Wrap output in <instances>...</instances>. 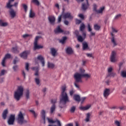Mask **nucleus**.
<instances>
[{
	"mask_svg": "<svg viewBox=\"0 0 126 126\" xmlns=\"http://www.w3.org/2000/svg\"><path fill=\"white\" fill-rule=\"evenodd\" d=\"M48 20L51 25H54L55 23L56 18L54 16H49L48 17Z\"/></svg>",
	"mask_w": 126,
	"mask_h": 126,
	"instance_id": "nucleus-12",
	"label": "nucleus"
},
{
	"mask_svg": "<svg viewBox=\"0 0 126 126\" xmlns=\"http://www.w3.org/2000/svg\"><path fill=\"white\" fill-rule=\"evenodd\" d=\"M110 94V89L106 88L103 93V96L105 98H107L108 96Z\"/></svg>",
	"mask_w": 126,
	"mask_h": 126,
	"instance_id": "nucleus-14",
	"label": "nucleus"
},
{
	"mask_svg": "<svg viewBox=\"0 0 126 126\" xmlns=\"http://www.w3.org/2000/svg\"><path fill=\"white\" fill-rule=\"evenodd\" d=\"M37 59L41 62L42 66L44 67L45 66V61L44 58L41 55L37 56Z\"/></svg>",
	"mask_w": 126,
	"mask_h": 126,
	"instance_id": "nucleus-15",
	"label": "nucleus"
},
{
	"mask_svg": "<svg viewBox=\"0 0 126 126\" xmlns=\"http://www.w3.org/2000/svg\"><path fill=\"white\" fill-rule=\"evenodd\" d=\"M86 55L88 57L93 58L94 59V57L93 56L92 54L87 53L86 54Z\"/></svg>",
	"mask_w": 126,
	"mask_h": 126,
	"instance_id": "nucleus-63",
	"label": "nucleus"
},
{
	"mask_svg": "<svg viewBox=\"0 0 126 126\" xmlns=\"http://www.w3.org/2000/svg\"><path fill=\"white\" fill-rule=\"evenodd\" d=\"M7 114H8L7 109H5V110H4L2 114V118L3 119L5 120L6 119Z\"/></svg>",
	"mask_w": 126,
	"mask_h": 126,
	"instance_id": "nucleus-22",
	"label": "nucleus"
},
{
	"mask_svg": "<svg viewBox=\"0 0 126 126\" xmlns=\"http://www.w3.org/2000/svg\"><path fill=\"white\" fill-rule=\"evenodd\" d=\"M35 82L37 85H39L40 83V79L38 78H35Z\"/></svg>",
	"mask_w": 126,
	"mask_h": 126,
	"instance_id": "nucleus-46",
	"label": "nucleus"
},
{
	"mask_svg": "<svg viewBox=\"0 0 126 126\" xmlns=\"http://www.w3.org/2000/svg\"><path fill=\"white\" fill-rule=\"evenodd\" d=\"M18 62H19V60L17 57H15V59H14V61H13V63H14V64H16V63Z\"/></svg>",
	"mask_w": 126,
	"mask_h": 126,
	"instance_id": "nucleus-48",
	"label": "nucleus"
},
{
	"mask_svg": "<svg viewBox=\"0 0 126 126\" xmlns=\"http://www.w3.org/2000/svg\"><path fill=\"white\" fill-rule=\"evenodd\" d=\"M91 107V104H89L87 105L86 106H80L79 107L80 110H89V109H90Z\"/></svg>",
	"mask_w": 126,
	"mask_h": 126,
	"instance_id": "nucleus-18",
	"label": "nucleus"
},
{
	"mask_svg": "<svg viewBox=\"0 0 126 126\" xmlns=\"http://www.w3.org/2000/svg\"><path fill=\"white\" fill-rule=\"evenodd\" d=\"M29 111L32 113V115H33L34 117L35 118H36L37 116V114H36V113H35V111L32 110H30Z\"/></svg>",
	"mask_w": 126,
	"mask_h": 126,
	"instance_id": "nucleus-41",
	"label": "nucleus"
},
{
	"mask_svg": "<svg viewBox=\"0 0 126 126\" xmlns=\"http://www.w3.org/2000/svg\"><path fill=\"white\" fill-rule=\"evenodd\" d=\"M31 53L30 50H26L20 54V57L23 59H27L28 57V55H30Z\"/></svg>",
	"mask_w": 126,
	"mask_h": 126,
	"instance_id": "nucleus-9",
	"label": "nucleus"
},
{
	"mask_svg": "<svg viewBox=\"0 0 126 126\" xmlns=\"http://www.w3.org/2000/svg\"><path fill=\"white\" fill-rule=\"evenodd\" d=\"M111 35L112 37V38H111V42L113 44L114 47L117 46L118 44L117 43L116 41L115 40V38L113 32H111Z\"/></svg>",
	"mask_w": 126,
	"mask_h": 126,
	"instance_id": "nucleus-17",
	"label": "nucleus"
},
{
	"mask_svg": "<svg viewBox=\"0 0 126 126\" xmlns=\"http://www.w3.org/2000/svg\"><path fill=\"white\" fill-rule=\"evenodd\" d=\"M11 57V55L9 54H7L5 57H4V59H3L2 62H1V65L2 66H5V61L7 59H10Z\"/></svg>",
	"mask_w": 126,
	"mask_h": 126,
	"instance_id": "nucleus-11",
	"label": "nucleus"
},
{
	"mask_svg": "<svg viewBox=\"0 0 126 126\" xmlns=\"http://www.w3.org/2000/svg\"><path fill=\"white\" fill-rule=\"evenodd\" d=\"M85 100H86V97H83L81 98L80 99L81 103L83 104Z\"/></svg>",
	"mask_w": 126,
	"mask_h": 126,
	"instance_id": "nucleus-53",
	"label": "nucleus"
},
{
	"mask_svg": "<svg viewBox=\"0 0 126 126\" xmlns=\"http://www.w3.org/2000/svg\"><path fill=\"white\" fill-rule=\"evenodd\" d=\"M117 53L115 51L112 52L111 56L110 57V60L112 63H116L117 62V59H116Z\"/></svg>",
	"mask_w": 126,
	"mask_h": 126,
	"instance_id": "nucleus-8",
	"label": "nucleus"
},
{
	"mask_svg": "<svg viewBox=\"0 0 126 126\" xmlns=\"http://www.w3.org/2000/svg\"><path fill=\"white\" fill-rule=\"evenodd\" d=\"M43 46L39 45L37 44V43H34V50L35 51L36 50H39L40 49L43 48Z\"/></svg>",
	"mask_w": 126,
	"mask_h": 126,
	"instance_id": "nucleus-20",
	"label": "nucleus"
},
{
	"mask_svg": "<svg viewBox=\"0 0 126 126\" xmlns=\"http://www.w3.org/2000/svg\"><path fill=\"white\" fill-rule=\"evenodd\" d=\"M35 16V13L32 11V9L30 10L29 17L30 18H33Z\"/></svg>",
	"mask_w": 126,
	"mask_h": 126,
	"instance_id": "nucleus-29",
	"label": "nucleus"
},
{
	"mask_svg": "<svg viewBox=\"0 0 126 126\" xmlns=\"http://www.w3.org/2000/svg\"><path fill=\"white\" fill-rule=\"evenodd\" d=\"M121 76L123 78H126V70H123L122 71Z\"/></svg>",
	"mask_w": 126,
	"mask_h": 126,
	"instance_id": "nucleus-38",
	"label": "nucleus"
},
{
	"mask_svg": "<svg viewBox=\"0 0 126 126\" xmlns=\"http://www.w3.org/2000/svg\"><path fill=\"white\" fill-rule=\"evenodd\" d=\"M112 32L113 33L115 32V33H117L118 32V31L116 30V29H115L114 28L112 27Z\"/></svg>",
	"mask_w": 126,
	"mask_h": 126,
	"instance_id": "nucleus-59",
	"label": "nucleus"
},
{
	"mask_svg": "<svg viewBox=\"0 0 126 126\" xmlns=\"http://www.w3.org/2000/svg\"><path fill=\"white\" fill-rule=\"evenodd\" d=\"M63 31L61 29L60 26H58V28L55 30V33H63Z\"/></svg>",
	"mask_w": 126,
	"mask_h": 126,
	"instance_id": "nucleus-26",
	"label": "nucleus"
},
{
	"mask_svg": "<svg viewBox=\"0 0 126 126\" xmlns=\"http://www.w3.org/2000/svg\"><path fill=\"white\" fill-rule=\"evenodd\" d=\"M56 110V105L55 104H52V106H51L50 108V113L53 114L54 112Z\"/></svg>",
	"mask_w": 126,
	"mask_h": 126,
	"instance_id": "nucleus-28",
	"label": "nucleus"
},
{
	"mask_svg": "<svg viewBox=\"0 0 126 126\" xmlns=\"http://www.w3.org/2000/svg\"><path fill=\"white\" fill-rule=\"evenodd\" d=\"M60 97V104L63 103L64 105H65L66 103L69 102V97L67 95V94H61Z\"/></svg>",
	"mask_w": 126,
	"mask_h": 126,
	"instance_id": "nucleus-3",
	"label": "nucleus"
},
{
	"mask_svg": "<svg viewBox=\"0 0 126 126\" xmlns=\"http://www.w3.org/2000/svg\"><path fill=\"white\" fill-rule=\"evenodd\" d=\"M113 70V68L112 67H109L108 68V73H111Z\"/></svg>",
	"mask_w": 126,
	"mask_h": 126,
	"instance_id": "nucleus-61",
	"label": "nucleus"
},
{
	"mask_svg": "<svg viewBox=\"0 0 126 126\" xmlns=\"http://www.w3.org/2000/svg\"><path fill=\"white\" fill-rule=\"evenodd\" d=\"M32 70L35 71V73L34 74L35 76H39V67H32Z\"/></svg>",
	"mask_w": 126,
	"mask_h": 126,
	"instance_id": "nucleus-19",
	"label": "nucleus"
},
{
	"mask_svg": "<svg viewBox=\"0 0 126 126\" xmlns=\"http://www.w3.org/2000/svg\"><path fill=\"white\" fill-rule=\"evenodd\" d=\"M91 113H87L86 114V118L85 119V121L86 122H89L90 121V117H91Z\"/></svg>",
	"mask_w": 126,
	"mask_h": 126,
	"instance_id": "nucleus-34",
	"label": "nucleus"
},
{
	"mask_svg": "<svg viewBox=\"0 0 126 126\" xmlns=\"http://www.w3.org/2000/svg\"><path fill=\"white\" fill-rule=\"evenodd\" d=\"M17 122L20 125H22L24 123H27L26 120H25L24 115L21 111L19 112L17 117Z\"/></svg>",
	"mask_w": 126,
	"mask_h": 126,
	"instance_id": "nucleus-4",
	"label": "nucleus"
},
{
	"mask_svg": "<svg viewBox=\"0 0 126 126\" xmlns=\"http://www.w3.org/2000/svg\"><path fill=\"white\" fill-rule=\"evenodd\" d=\"M78 16L80 18L82 19H84V15L82 14H79L78 15Z\"/></svg>",
	"mask_w": 126,
	"mask_h": 126,
	"instance_id": "nucleus-62",
	"label": "nucleus"
},
{
	"mask_svg": "<svg viewBox=\"0 0 126 126\" xmlns=\"http://www.w3.org/2000/svg\"><path fill=\"white\" fill-rule=\"evenodd\" d=\"M31 2L35 3L37 6L40 5V2L38 0H32Z\"/></svg>",
	"mask_w": 126,
	"mask_h": 126,
	"instance_id": "nucleus-39",
	"label": "nucleus"
},
{
	"mask_svg": "<svg viewBox=\"0 0 126 126\" xmlns=\"http://www.w3.org/2000/svg\"><path fill=\"white\" fill-rule=\"evenodd\" d=\"M75 109L76 107L75 106H73L72 107H71L70 109V113H74L75 112Z\"/></svg>",
	"mask_w": 126,
	"mask_h": 126,
	"instance_id": "nucleus-42",
	"label": "nucleus"
},
{
	"mask_svg": "<svg viewBox=\"0 0 126 126\" xmlns=\"http://www.w3.org/2000/svg\"><path fill=\"white\" fill-rule=\"evenodd\" d=\"M94 29L96 31H99L101 28V27L97 24H94Z\"/></svg>",
	"mask_w": 126,
	"mask_h": 126,
	"instance_id": "nucleus-33",
	"label": "nucleus"
},
{
	"mask_svg": "<svg viewBox=\"0 0 126 126\" xmlns=\"http://www.w3.org/2000/svg\"><path fill=\"white\" fill-rule=\"evenodd\" d=\"M5 73H6V71L5 70H1L0 73V76L4 75Z\"/></svg>",
	"mask_w": 126,
	"mask_h": 126,
	"instance_id": "nucleus-47",
	"label": "nucleus"
},
{
	"mask_svg": "<svg viewBox=\"0 0 126 126\" xmlns=\"http://www.w3.org/2000/svg\"><path fill=\"white\" fill-rule=\"evenodd\" d=\"M82 22L81 20H79L78 19H76V24L77 25H79L80 24H81Z\"/></svg>",
	"mask_w": 126,
	"mask_h": 126,
	"instance_id": "nucleus-55",
	"label": "nucleus"
},
{
	"mask_svg": "<svg viewBox=\"0 0 126 126\" xmlns=\"http://www.w3.org/2000/svg\"><path fill=\"white\" fill-rule=\"evenodd\" d=\"M85 28V26L84 24H82L81 25L80 27V30L81 32H83Z\"/></svg>",
	"mask_w": 126,
	"mask_h": 126,
	"instance_id": "nucleus-44",
	"label": "nucleus"
},
{
	"mask_svg": "<svg viewBox=\"0 0 126 126\" xmlns=\"http://www.w3.org/2000/svg\"><path fill=\"white\" fill-rule=\"evenodd\" d=\"M63 17V15H61L60 16H59L58 17V23H60L62 21V18Z\"/></svg>",
	"mask_w": 126,
	"mask_h": 126,
	"instance_id": "nucleus-56",
	"label": "nucleus"
},
{
	"mask_svg": "<svg viewBox=\"0 0 126 126\" xmlns=\"http://www.w3.org/2000/svg\"><path fill=\"white\" fill-rule=\"evenodd\" d=\"M63 18L66 19L68 18L69 19H72L73 18V16L71 15V13L67 12L64 13V14H62Z\"/></svg>",
	"mask_w": 126,
	"mask_h": 126,
	"instance_id": "nucleus-10",
	"label": "nucleus"
},
{
	"mask_svg": "<svg viewBox=\"0 0 126 126\" xmlns=\"http://www.w3.org/2000/svg\"><path fill=\"white\" fill-rule=\"evenodd\" d=\"M66 90V87H65V86H63V87H62V92L61 93V94H66L65 91Z\"/></svg>",
	"mask_w": 126,
	"mask_h": 126,
	"instance_id": "nucleus-50",
	"label": "nucleus"
},
{
	"mask_svg": "<svg viewBox=\"0 0 126 126\" xmlns=\"http://www.w3.org/2000/svg\"><path fill=\"white\" fill-rule=\"evenodd\" d=\"M66 53L68 55H72L73 54V51L71 47H68L66 49Z\"/></svg>",
	"mask_w": 126,
	"mask_h": 126,
	"instance_id": "nucleus-21",
	"label": "nucleus"
},
{
	"mask_svg": "<svg viewBox=\"0 0 126 126\" xmlns=\"http://www.w3.org/2000/svg\"><path fill=\"white\" fill-rule=\"evenodd\" d=\"M22 6L23 7H24L25 12H27L28 9V6L26 4H22Z\"/></svg>",
	"mask_w": 126,
	"mask_h": 126,
	"instance_id": "nucleus-49",
	"label": "nucleus"
},
{
	"mask_svg": "<svg viewBox=\"0 0 126 126\" xmlns=\"http://www.w3.org/2000/svg\"><path fill=\"white\" fill-rule=\"evenodd\" d=\"M40 37H40V36H36V37H35V38L34 42V44L37 43V41H38V40H39V39Z\"/></svg>",
	"mask_w": 126,
	"mask_h": 126,
	"instance_id": "nucleus-51",
	"label": "nucleus"
},
{
	"mask_svg": "<svg viewBox=\"0 0 126 126\" xmlns=\"http://www.w3.org/2000/svg\"><path fill=\"white\" fill-rule=\"evenodd\" d=\"M121 16H122L121 14H119L115 16V17H114V19L117 20L118 18H121Z\"/></svg>",
	"mask_w": 126,
	"mask_h": 126,
	"instance_id": "nucleus-54",
	"label": "nucleus"
},
{
	"mask_svg": "<svg viewBox=\"0 0 126 126\" xmlns=\"http://www.w3.org/2000/svg\"><path fill=\"white\" fill-rule=\"evenodd\" d=\"M55 65L54 63H48V67L49 68L53 69L55 67Z\"/></svg>",
	"mask_w": 126,
	"mask_h": 126,
	"instance_id": "nucleus-31",
	"label": "nucleus"
},
{
	"mask_svg": "<svg viewBox=\"0 0 126 126\" xmlns=\"http://www.w3.org/2000/svg\"><path fill=\"white\" fill-rule=\"evenodd\" d=\"M74 78L75 79V81L74 82V85L75 86L76 88H77V89H79L80 87L78 85V83L79 82H82V80L81 79V78L82 77L85 78H90L91 77V74H81L79 73H76L74 74Z\"/></svg>",
	"mask_w": 126,
	"mask_h": 126,
	"instance_id": "nucleus-1",
	"label": "nucleus"
},
{
	"mask_svg": "<svg viewBox=\"0 0 126 126\" xmlns=\"http://www.w3.org/2000/svg\"><path fill=\"white\" fill-rule=\"evenodd\" d=\"M26 97L27 99H28L30 98V91L29 89H27L26 92Z\"/></svg>",
	"mask_w": 126,
	"mask_h": 126,
	"instance_id": "nucleus-30",
	"label": "nucleus"
},
{
	"mask_svg": "<svg viewBox=\"0 0 126 126\" xmlns=\"http://www.w3.org/2000/svg\"><path fill=\"white\" fill-rule=\"evenodd\" d=\"M26 69L29 71V63H26Z\"/></svg>",
	"mask_w": 126,
	"mask_h": 126,
	"instance_id": "nucleus-58",
	"label": "nucleus"
},
{
	"mask_svg": "<svg viewBox=\"0 0 126 126\" xmlns=\"http://www.w3.org/2000/svg\"><path fill=\"white\" fill-rule=\"evenodd\" d=\"M24 87L22 86L18 87L17 91L14 94V98L16 101H19L23 94Z\"/></svg>",
	"mask_w": 126,
	"mask_h": 126,
	"instance_id": "nucleus-2",
	"label": "nucleus"
},
{
	"mask_svg": "<svg viewBox=\"0 0 126 126\" xmlns=\"http://www.w3.org/2000/svg\"><path fill=\"white\" fill-rule=\"evenodd\" d=\"M8 26L7 23H4L3 21L0 20V27H6Z\"/></svg>",
	"mask_w": 126,
	"mask_h": 126,
	"instance_id": "nucleus-24",
	"label": "nucleus"
},
{
	"mask_svg": "<svg viewBox=\"0 0 126 126\" xmlns=\"http://www.w3.org/2000/svg\"><path fill=\"white\" fill-rule=\"evenodd\" d=\"M88 31H89V32H92V28H91V27L90 24H88Z\"/></svg>",
	"mask_w": 126,
	"mask_h": 126,
	"instance_id": "nucleus-57",
	"label": "nucleus"
},
{
	"mask_svg": "<svg viewBox=\"0 0 126 126\" xmlns=\"http://www.w3.org/2000/svg\"><path fill=\"white\" fill-rule=\"evenodd\" d=\"M12 52L15 54L19 53V51L18 50V47L16 46V47L12 48Z\"/></svg>",
	"mask_w": 126,
	"mask_h": 126,
	"instance_id": "nucleus-32",
	"label": "nucleus"
},
{
	"mask_svg": "<svg viewBox=\"0 0 126 126\" xmlns=\"http://www.w3.org/2000/svg\"><path fill=\"white\" fill-rule=\"evenodd\" d=\"M77 40L79 42H82L84 41V38L81 35H78L77 36Z\"/></svg>",
	"mask_w": 126,
	"mask_h": 126,
	"instance_id": "nucleus-37",
	"label": "nucleus"
},
{
	"mask_svg": "<svg viewBox=\"0 0 126 126\" xmlns=\"http://www.w3.org/2000/svg\"><path fill=\"white\" fill-rule=\"evenodd\" d=\"M93 10L97 14H102L103 10L105 9V7L102 6L99 8V10H97V6L96 4H94Z\"/></svg>",
	"mask_w": 126,
	"mask_h": 126,
	"instance_id": "nucleus-6",
	"label": "nucleus"
},
{
	"mask_svg": "<svg viewBox=\"0 0 126 126\" xmlns=\"http://www.w3.org/2000/svg\"><path fill=\"white\" fill-rule=\"evenodd\" d=\"M41 118L42 120H41V122H43L44 124H45V111L44 110H42L41 111Z\"/></svg>",
	"mask_w": 126,
	"mask_h": 126,
	"instance_id": "nucleus-13",
	"label": "nucleus"
},
{
	"mask_svg": "<svg viewBox=\"0 0 126 126\" xmlns=\"http://www.w3.org/2000/svg\"><path fill=\"white\" fill-rule=\"evenodd\" d=\"M50 52L51 55H52V56L55 57L56 55L57 51L55 48H51L50 49Z\"/></svg>",
	"mask_w": 126,
	"mask_h": 126,
	"instance_id": "nucleus-25",
	"label": "nucleus"
},
{
	"mask_svg": "<svg viewBox=\"0 0 126 126\" xmlns=\"http://www.w3.org/2000/svg\"><path fill=\"white\" fill-rule=\"evenodd\" d=\"M56 121H57L56 123H57V125L58 126H62L61 123L59 120H58V119H57Z\"/></svg>",
	"mask_w": 126,
	"mask_h": 126,
	"instance_id": "nucleus-64",
	"label": "nucleus"
},
{
	"mask_svg": "<svg viewBox=\"0 0 126 126\" xmlns=\"http://www.w3.org/2000/svg\"><path fill=\"white\" fill-rule=\"evenodd\" d=\"M57 100H58V98L55 97V98L52 99V100H51V103L55 105V103L57 102Z\"/></svg>",
	"mask_w": 126,
	"mask_h": 126,
	"instance_id": "nucleus-43",
	"label": "nucleus"
},
{
	"mask_svg": "<svg viewBox=\"0 0 126 126\" xmlns=\"http://www.w3.org/2000/svg\"><path fill=\"white\" fill-rule=\"evenodd\" d=\"M9 13H10L11 18H14L16 15V12L13 9H11L9 11Z\"/></svg>",
	"mask_w": 126,
	"mask_h": 126,
	"instance_id": "nucleus-23",
	"label": "nucleus"
},
{
	"mask_svg": "<svg viewBox=\"0 0 126 126\" xmlns=\"http://www.w3.org/2000/svg\"><path fill=\"white\" fill-rule=\"evenodd\" d=\"M86 3H83L82 4V8L83 10H85L86 9H88L89 6V4L88 2V0H86Z\"/></svg>",
	"mask_w": 126,
	"mask_h": 126,
	"instance_id": "nucleus-16",
	"label": "nucleus"
},
{
	"mask_svg": "<svg viewBox=\"0 0 126 126\" xmlns=\"http://www.w3.org/2000/svg\"><path fill=\"white\" fill-rule=\"evenodd\" d=\"M15 120V115L11 114L8 119L7 124L9 126H13Z\"/></svg>",
	"mask_w": 126,
	"mask_h": 126,
	"instance_id": "nucleus-5",
	"label": "nucleus"
},
{
	"mask_svg": "<svg viewBox=\"0 0 126 126\" xmlns=\"http://www.w3.org/2000/svg\"><path fill=\"white\" fill-rule=\"evenodd\" d=\"M14 1V0H9L8 2L6 4V7L9 9L11 8L13 6L16 7L18 6V2H15L14 4H11Z\"/></svg>",
	"mask_w": 126,
	"mask_h": 126,
	"instance_id": "nucleus-7",
	"label": "nucleus"
},
{
	"mask_svg": "<svg viewBox=\"0 0 126 126\" xmlns=\"http://www.w3.org/2000/svg\"><path fill=\"white\" fill-rule=\"evenodd\" d=\"M115 124L116 126H120V123L119 121H115Z\"/></svg>",
	"mask_w": 126,
	"mask_h": 126,
	"instance_id": "nucleus-60",
	"label": "nucleus"
},
{
	"mask_svg": "<svg viewBox=\"0 0 126 126\" xmlns=\"http://www.w3.org/2000/svg\"><path fill=\"white\" fill-rule=\"evenodd\" d=\"M116 73H113V72L109 73H108L107 77H114L116 75Z\"/></svg>",
	"mask_w": 126,
	"mask_h": 126,
	"instance_id": "nucleus-45",
	"label": "nucleus"
},
{
	"mask_svg": "<svg viewBox=\"0 0 126 126\" xmlns=\"http://www.w3.org/2000/svg\"><path fill=\"white\" fill-rule=\"evenodd\" d=\"M67 39V38L66 36H64L63 37L62 39H61L60 40V43H62V44H64L65 40Z\"/></svg>",
	"mask_w": 126,
	"mask_h": 126,
	"instance_id": "nucleus-36",
	"label": "nucleus"
},
{
	"mask_svg": "<svg viewBox=\"0 0 126 126\" xmlns=\"http://www.w3.org/2000/svg\"><path fill=\"white\" fill-rule=\"evenodd\" d=\"M13 69H14V71L16 72L18 70V66L17 65H14V66H13Z\"/></svg>",
	"mask_w": 126,
	"mask_h": 126,
	"instance_id": "nucleus-52",
	"label": "nucleus"
},
{
	"mask_svg": "<svg viewBox=\"0 0 126 126\" xmlns=\"http://www.w3.org/2000/svg\"><path fill=\"white\" fill-rule=\"evenodd\" d=\"M73 98L75 101H76L77 102H80L81 101L80 96L79 95H74Z\"/></svg>",
	"mask_w": 126,
	"mask_h": 126,
	"instance_id": "nucleus-27",
	"label": "nucleus"
},
{
	"mask_svg": "<svg viewBox=\"0 0 126 126\" xmlns=\"http://www.w3.org/2000/svg\"><path fill=\"white\" fill-rule=\"evenodd\" d=\"M47 120L48 121V123L50 124H54L57 122L56 120L53 121V120H51L49 118H47Z\"/></svg>",
	"mask_w": 126,
	"mask_h": 126,
	"instance_id": "nucleus-40",
	"label": "nucleus"
},
{
	"mask_svg": "<svg viewBox=\"0 0 126 126\" xmlns=\"http://www.w3.org/2000/svg\"><path fill=\"white\" fill-rule=\"evenodd\" d=\"M88 44L87 43V42H84L83 43V50H86L88 48Z\"/></svg>",
	"mask_w": 126,
	"mask_h": 126,
	"instance_id": "nucleus-35",
	"label": "nucleus"
}]
</instances>
